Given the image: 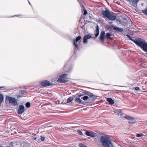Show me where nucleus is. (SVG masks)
<instances>
[{"instance_id":"nucleus-1","label":"nucleus","mask_w":147,"mask_h":147,"mask_svg":"<svg viewBox=\"0 0 147 147\" xmlns=\"http://www.w3.org/2000/svg\"><path fill=\"white\" fill-rule=\"evenodd\" d=\"M100 141L103 147H112L113 146L111 139L108 137L101 136Z\"/></svg>"},{"instance_id":"nucleus-2","label":"nucleus","mask_w":147,"mask_h":147,"mask_svg":"<svg viewBox=\"0 0 147 147\" xmlns=\"http://www.w3.org/2000/svg\"><path fill=\"white\" fill-rule=\"evenodd\" d=\"M136 45L147 52V43L144 39L140 38Z\"/></svg>"},{"instance_id":"nucleus-3","label":"nucleus","mask_w":147,"mask_h":147,"mask_svg":"<svg viewBox=\"0 0 147 147\" xmlns=\"http://www.w3.org/2000/svg\"><path fill=\"white\" fill-rule=\"evenodd\" d=\"M67 74H62L60 76L59 78L58 79L57 82L61 83H64L68 82V81L67 78Z\"/></svg>"},{"instance_id":"nucleus-4","label":"nucleus","mask_w":147,"mask_h":147,"mask_svg":"<svg viewBox=\"0 0 147 147\" xmlns=\"http://www.w3.org/2000/svg\"><path fill=\"white\" fill-rule=\"evenodd\" d=\"M109 29L113 28L117 32H122L124 31L123 28L113 25H110L108 27Z\"/></svg>"},{"instance_id":"nucleus-5","label":"nucleus","mask_w":147,"mask_h":147,"mask_svg":"<svg viewBox=\"0 0 147 147\" xmlns=\"http://www.w3.org/2000/svg\"><path fill=\"white\" fill-rule=\"evenodd\" d=\"M40 84L43 87H46L48 86H52L53 84L52 83L47 80H44L41 82Z\"/></svg>"},{"instance_id":"nucleus-6","label":"nucleus","mask_w":147,"mask_h":147,"mask_svg":"<svg viewBox=\"0 0 147 147\" xmlns=\"http://www.w3.org/2000/svg\"><path fill=\"white\" fill-rule=\"evenodd\" d=\"M85 93L93 100H95L97 98L99 97V96L94 95L92 93L88 91L85 92Z\"/></svg>"},{"instance_id":"nucleus-7","label":"nucleus","mask_w":147,"mask_h":147,"mask_svg":"<svg viewBox=\"0 0 147 147\" xmlns=\"http://www.w3.org/2000/svg\"><path fill=\"white\" fill-rule=\"evenodd\" d=\"M25 111L24 106L22 105H20L19 106V109L17 111V113L19 115L23 114Z\"/></svg>"},{"instance_id":"nucleus-8","label":"nucleus","mask_w":147,"mask_h":147,"mask_svg":"<svg viewBox=\"0 0 147 147\" xmlns=\"http://www.w3.org/2000/svg\"><path fill=\"white\" fill-rule=\"evenodd\" d=\"M105 32L104 31H102L100 32L99 36L100 40L102 42H104L105 38Z\"/></svg>"},{"instance_id":"nucleus-9","label":"nucleus","mask_w":147,"mask_h":147,"mask_svg":"<svg viewBox=\"0 0 147 147\" xmlns=\"http://www.w3.org/2000/svg\"><path fill=\"white\" fill-rule=\"evenodd\" d=\"M92 38V36L90 34H86L84 35L83 37V43L84 44L87 43L88 42L87 40Z\"/></svg>"},{"instance_id":"nucleus-10","label":"nucleus","mask_w":147,"mask_h":147,"mask_svg":"<svg viewBox=\"0 0 147 147\" xmlns=\"http://www.w3.org/2000/svg\"><path fill=\"white\" fill-rule=\"evenodd\" d=\"M110 12L108 10H103L102 13V15L105 17L108 18Z\"/></svg>"},{"instance_id":"nucleus-11","label":"nucleus","mask_w":147,"mask_h":147,"mask_svg":"<svg viewBox=\"0 0 147 147\" xmlns=\"http://www.w3.org/2000/svg\"><path fill=\"white\" fill-rule=\"evenodd\" d=\"M126 36L129 39V40H131L132 41L134 42L136 44L137 43V42L139 38H136L135 40H134L132 39L129 34H127Z\"/></svg>"},{"instance_id":"nucleus-12","label":"nucleus","mask_w":147,"mask_h":147,"mask_svg":"<svg viewBox=\"0 0 147 147\" xmlns=\"http://www.w3.org/2000/svg\"><path fill=\"white\" fill-rule=\"evenodd\" d=\"M85 134L88 136L94 137L95 136L96 134L92 131H87L85 132Z\"/></svg>"},{"instance_id":"nucleus-13","label":"nucleus","mask_w":147,"mask_h":147,"mask_svg":"<svg viewBox=\"0 0 147 147\" xmlns=\"http://www.w3.org/2000/svg\"><path fill=\"white\" fill-rule=\"evenodd\" d=\"M31 137L32 138V139L38 142L39 141H40L39 140L40 139L39 138L38 136L37 135L35 134H32L31 135Z\"/></svg>"},{"instance_id":"nucleus-14","label":"nucleus","mask_w":147,"mask_h":147,"mask_svg":"<svg viewBox=\"0 0 147 147\" xmlns=\"http://www.w3.org/2000/svg\"><path fill=\"white\" fill-rule=\"evenodd\" d=\"M95 32H96V33L95 34V38H96L98 36L99 33V26L97 25L96 27Z\"/></svg>"},{"instance_id":"nucleus-15","label":"nucleus","mask_w":147,"mask_h":147,"mask_svg":"<svg viewBox=\"0 0 147 147\" xmlns=\"http://www.w3.org/2000/svg\"><path fill=\"white\" fill-rule=\"evenodd\" d=\"M111 34L107 32L106 33L105 36V39H107L113 40V38L111 37Z\"/></svg>"},{"instance_id":"nucleus-16","label":"nucleus","mask_w":147,"mask_h":147,"mask_svg":"<svg viewBox=\"0 0 147 147\" xmlns=\"http://www.w3.org/2000/svg\"><path fill=\"white\" fill-rule=\"evenodd\" d=\"M108 17H108L107 18L110 20H115L116 18V17L115 16L112 15L111 13Z\"/></svg>"},{"instance_id":"nucleus-17","label":"nucleus","mask_w":147,"mask_h":147,"mask_svg":"<svg viewBox=\"0 0 147 147\" xmlns=\"http://www.w3.org/2000/svg\"><path fill=\"white\" fill-rule=\"evenodd\" d=\"M78 104H83L85 105H88L89 104H92V102H77Z\"/></svg>"},{"instance_id":"nucleus-18","label":"nucleus","mask_w":147,"mask_h":147,"mask_svg":"<svg viewBox=\"0 0 147 147\" xmlns=\"http://www.w3.org/2000/svg\"><path fill=\"white\" fill-rule=\"evenodd\" d=\"M114 112L116 113L117 115L118 116L120 115L122 113V111L121 110H114Z\"/></svg>"},{"instance_id":"nucleus-19","label":"nucleus","mask_w":147,"mask_h":147,"mask_svg":"<svg viewBox=\"0 0 147 147\" xmlns=\"http://www.w3.org/2000/svg\"><path fill=\"white\" fill-rule=\"evenodd\" d=\"M17 143L16 142H10V147H17Z\"/></svg>"},{"instance_id":"nucleus-20","label":"nucleus","mask_w":147,"mask_h":147,"mask_svg":"<svg viewBox=\"0 0 147 147\" xmlns=\"http://www.w3.org/2000/svg\"><path fill=\"white\" fill-rule=\"evenodd\" d=\"M80 97H81V99H83L84 100H87L88 98V97L86 96H83L82 95H80L78 96Z\"/></svg>"},{"instance_id":"nucleus-21","label":"nucleus","mask_w":147,"mask_h":147,"mask_svg":"<svg viewBox=\"0 0 147 147\" xmlns=\"http://www.w3.org/2000/svg\"><path fill=\"white\" fill-rule=\"evenodd\" d=\"M24 93H25V92H24V91H22L20 92V93H19L18 95H16L15 97L18 98L19 97H21V96L23 95V94H24Z\"/></svg>"},{"instance_id":"nucleus-22","label":"nucleus","mask_w":147,"mask_h":147,"mask_svg":"<svg viewBox=\"0 0 147 147\" xmlns=\"http://www.w3.org/2000/svg\"><path fill=\"white\" fill-rule=\"evenodd\" d=\"M124 118L128 120H133L134 119V117H131L129 116L126 115L125 117H124Z\"/></svg>"},{"instance_id":"nucleus-23","label":"nucleus","mask_w":147,"mask_h":147,"mask_svg":"<svg viewBox=\"0 0 147 147\" xmlns=\"http://www.w3.org/2000/svg\"><path fill=\"white\" fill-rule=\"evenodd\" d=\"M75 96H73L70 97L68 98L67 100V101H72L73 100Z\"/></svg>"},{"instance_id":"nucleus-24","label":"nucleus","mask_w":147,"mask_h":147,"mask_svg":"<svg viewBox=\"0 0 147 147\" xmlns=\"http://www.w3.org/2000/svg\"><path fill=\"white\" fill-rule=\"evenodd\" d=\"M81 38V37L80 36H78L76 37V39L75 42H78Z\"/></svg>"},{"instance_id":"nucleus-25","label":"nucleus","mask_w":147,"mask_h":147,"mask_svg":"<svg viewBox=\"0 0 147 147\" xmlns=\"http://www.w3.org/2000/svg\"><path fill=\"white\" fill-rule=\"evenodd\" d=\"M11 103L14 106H17L18 105L17 102H10V103Z\"/></svg>"},{"instance_id":"nucleus-26","label":"nucleus","mask_w":147,"mask_h":147,"mask_svg":"<svg viewBox=\"0 0 147 147\" xmlns=\"http://www.w3.org/2000/svg\"><path fill=\"white\" fill-rule=\"evenodd\" d=\"M74 44L75 46V48L77 49H78L79 48L78 45L76 44V42H75L74 40Z\"/></svg>"},{"instance_id":"nucleus-27","label":"nucleus","mask_w":147,"mask_h":147,"mask_svg":"<svg viewBox=\"0 0 147 147\" xmlns=\"http://www.w3.org/2000/svg\"><path fill=\"white\" fill-rule=\"evenodd\" d=\"M17 100L15 98L10 97V101H16Z\"/></svg>"},{"instance_id":"nucleus-28","label":"nucleus","mask_w":147,"mask_h":147,"mask_svg":"<svg viewBox=\"0 0 147 147\" xmlns=\"http://www.w3.org/2000/svg\"><path fill=\"white\" fill-rule=\"evenodd\" d=\"M30 104L29 102H27L26 104V106L27 108L30 107Z\"/></svg>"},{"instance_id":"nucleus-29","label":"nucleus","mask_w":147,"mask_h":147,"mask_svg":"<svg viewBox=\"0 0 147 147\" xmlns=\"http://www.w3.org/2000/svg\"><path fill=\"white\" fill-rule=\"evenodd\" d=\"M3 95L1 93H0V101H3Z\"/></svg>"},{"instance_id":"nucleus-30","label":"nucleus","mask_w":147,"mask_h":147,"mask_svg":"<svg viewBox=\"0 0 147 147\" xmlns=\"http://www.w3.org/2000/svg\"><path fill=\"white\" fill-rule=\"evenodd\" d=\"M107 104H109L111 105H112L114 104V102H106Z\"/></svg>"},{"instance_id":"nucleus-31","label":"nucleus","mask_w":147,"mask_h":147,"mask_svg":"<svg viewBox=\"0 0 147 147\" xmlns=\"http://www.w3.org/2000/svg\"><path fill=\"white\" fill-rule=\"evenodd\" d=\"M144 135L142 133L141 134H136V136L137 137H140L142 136H143Z\"/></svg>"},{"instance_id":"nucleus-32","label":"nucleus","mask_w":147,"mask_h":147,"mask_svg":"<svg viewBox=\"0 0 147 147\" xmlns=\"http://www.w3.org/2000/svg\"><path fill=\"white\" fill-rule=\"evenodd\" d=\"M79 146L80 147H88L86 145H85L84 144H80L79 145Z\"/></svg>"},{"instance_id":"nucleus-33","label":"nucleus","mask_w":147,"mask_h":147,"mask_svg":"<svg viewBox=\"0 0 147 147\" xmlns=\"http://www.w3.org/2000/svg\"><path fill=\"white\" fill-rule=\"evenodd\" d=\"M77 132L78 133V134L80 135H83V133L82 132V131L80 130H78L77 131Z\"/></svg>"},{"instance_id":"nucleus-34","label":"nucleus","mask_w":147,"mask_h":147,"mask_svg":"<svg viewBox=\"0 0 147 147\" xmlns=\"http://www.w3.org/2000/svg\"><path fill=\"white\" fill-rule=\"evenodd\" d=\"M75 101H82L81 99V97H78L77 98Z\"/></svg>"},{"instance_id":"nucleus-35","label":"nucleus","mask_w":147,"mask_h":147,"mask_svg":"<svg viewBox=\"0 0 147 147\" xmlns=\"http://www.w3.org/2000/svg\"><path fill=\"white\" fill-rule=\"evenodd\" d=\"M107 101H114L111 98H107Z\"/></svg>"},{"instance_id":"nucleus-36","label":"nucleus","mask_w":147,"mask_h":147,"mask_svg":"<svg viewBox=\"0 0 147 147\" xmlns=\"http://www.w3.org/2000/svg\"><path fill=\"white\" fill-rule=\"evenodd\" d=\"M70 102H61L60 103V104H65Z\"/></svg>"},{"instance_id":"nucleus-37","label":"nucleus","mask_w":147,"mask_h":147,"mask_svg":"<svg viewBox=\"0 0 147 147\" xmlns=\"http://www.w3.org/2000/svg\"><path fill=\"white\" fill-rule=\"evenodd\" d=\"M126 115H125V114H124L123 113H121V114L120 115V116H121L122 117H123L124 118V117H125Z\"/></svg>"},{"instance_id":"nucleus-38","label":"nucleus","mask_w":147,"mask_h":147,"mask_svg":"<svg viewBox=\"0 0 147 147\" xmlns=\"http://www.w3.org/2000/svg\"><path fill=\"white\" fill-rule=\"evenodd\" d=\"M87 13V12L86 10L85 9L84 10L83 15H86Z\"/></svg>"},{"instance_id":"nucleus-39","label":"nucleus","mask_w":147,"mask_h":147,"mask_svg":"<svg viewBox=\"0 0 147 147\" xmlns=\"http://www.w3.org/2000/svg\"><path fill=\"white\" fill-rule=\"evenodd\" d=\"M40 139L42 141H43L45 140V138L44 137L41 136Z\"/></svg>"},{"instance_id":"nucleus-40","label":"nucleus","mask_w":147,"mask_h":147,"mask_svg":"<svg viewBox=\"0 0 147 147\" xmlns=\"http://www.w3.org/2000/svg\"><path fill=\"white\" fill-rule=\"evenodd\" d=\"M135 90H136L138 91V90H140V88H139V87H137L135 88Z\"/></svg>"},{"instance_id":"nucleus-41","label":"nucleus","mask_w":147,"mask_h":147,"mask_svg":"<svg viewBox=\"0 0 147 147\" xmlns=\"http://www.w3.org/2000/svg\"><path fill=\"white\" fill-rule=\"evenodd\" d=\"M97 104V103H96V104L95 103L94 104H93L91 106H92V107H96V106H97V105H96Z\"/></svg>"},{"instance_id":"nucleus-42","label":"nucleus","mask_w":147,"mask_h":147,"mask_svg":"<svg viewBox=\"0 0 147 147\" xmlns=\"http://www.w3.org/2000/svg\"><path fill=\"white\" fill-rule=\"evenodd\" d=\"M7 100H9V96H7L6 97V101Z\"/></svg>"},{"instance_id":"nucleus-43","label":"nucleus","mask_w":147,"mask_h":147,"mask_svg":"<svg viewBox=\"0 0 147 147\" xmlns=\"http://www.w3.org/2000/svg\"><path fill=\"white\" fill-rule=\"evenodd\" d=\"M128 123H133V122H129V121H128Z\"/></svg>"},{"instance_id":"nucleus-44","label":"nucleus","mask_w":147,"mask_h":147,"mask_svg":"<svg viewBox=\"0 0 147 147\" xmlns=\"http://www.w3.org/2000/svg\"><path fill=\"white\" fill-rule=\"evenodd\" d=\"M16 129H13V130H11V131L12 132L13 131H13L15 130Z\"/></svg>"},{"instance_id":"nucleus-45","label":"nucleus","mask_w":147,"mask_h":147,"mask_svg":"<svg viewBox=\"0 0 147 147\" xmlns=\"http://www.w3.org/2000/svg\"><path fill=\"white\" fill-rule=\"evenodd\" d=\"M3 87H0V88H3Z\"/></svg>"},{"instance_id":"nucleus-46","label":"nucleus","mask_w":147,"mask_h":147,"mask_svg":"<svg viewBox=\"0 0 147 147\" xmlns=\"http://www.w3.org/2000/svg\"><path fill=\"white\" fill-rule=\"evenodd\" d=\"M2 102H0V105H1V103Z\"/></svg>"},{"instance_id":"nucleus-47","label":"nucleus","mask_w":147,"mask_h":147,"mask_svg":"<svg viewBox=\"0 0 147 147\" xmlns=\"http://www.w3.org/2000/svg\"><path fill=\"white\" fill-rule=\"evenodd\" d=\"M89 17L90 18H91V17L90 16H89Z\"/></svg>"},{"instance_id":"nucleus-48","label":"nucleus","mask_w":147,"mask_h":147,"mask_svg":"<svg viewBox=\"0 0 147 147\" xmlns=\"http://www.w3.org/2000/svg\"><path fill=\"white\" fill-rule=\"evenodd\" d=\"M11 135H12L13 133H11Z\"/></svg>"}]
</instances>
